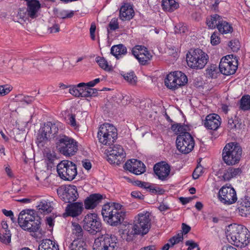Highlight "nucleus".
Masks as SVG:
<instances>
[{"instance_id": "nucleus-51", "label": "nucleus", "mask_w": 250, "mask_h": 250, "mask_svg": "<svg viewBox=\"0 0 250 250\" xmlns=\"http://www.w3.org/2000/svg\"><path fill=\"white\" fill-rule=\"evenodd\" d=\"M108 26L110 28V29L113 31L118 29L119 26L117 19L113 18L110 21Z\"/></svg>"}, {"instance_id": "nucleus-1", "label": "nucleus", "mask_w": 250, "mask_h": 250, "mask_svg": "<svg viewBox=\"0 0 250 250\" xmlns=\"http://www.w3.org/2000/svg\"><path fill=\"white\" fill-rule=\"evenodd\" d=\"M249 230L244 226L233 224L228 227L226 234L229 242L241 248L246 246L249 243Z\"/></svg>"}, {"instance_id": "nucleus-16", "label": "nucleus", "mask_w": 250, "mask_h": 250, "mask_svg": "<svg viewBox=\"0 0 250 250\" xmlns=\"http://www.w3.org/2000/svg\"><path fill=\"white\" fill-rule=\"evenodd\" d=\"M218 198L222 203L227 205L235 203L237 199L235 189L231 187L224 186L219 190Z\"/></svg>"}, {"instance_id": "nucleus-53", "label": "nucleus", "mask_w": 250, "mask_h": 250, "mask_svg": "<svg viewBox=\"0 0 250 250\" xmlns=\"http://www.w3.org/2000/svg\"><path fill=\"white\" fill-rule=\"evenodd\" d=\"M186 246H188V250H192L195 248H197V250H200L197 244L194 242L192 240H188L185 243Z\"/></svg>"}, {"instance_id": "nucleus-29", "label": "nucleus", "mask_w": 250, "mask_h": 250, "mask_svg": "<svg viewBox=\"0 0 250 250\" xmlns=\"http://www.w3.org/2000/svg\"><path fill=\"white\" fill-rule=\"evenodd\" d=\"M110 53L116 58L119 59L122 55H125L127 53V49L123 44L114 45L111 47Z\"/></svg>"}, {"instance_id": "nucleus-28", "label": "nucleus", "mask_w": 250, "mask_h": 250, "mask_svg": "<svg viewBox=\"0 0 250 250\" xmlns=\"http://www.w3.org/2000/svg\"><path fill=\"white\" fill-rule=\"evenodd\" d=\"M37 250H59L58 245L50 239L43 240Z\"/></svg>"}, {"instance_id": "nucleus-15", "label": "nucleus", "mask_w": 250, "mask_h": 250, "mask_svg": "<svg viewBox=\"0 0 250 250\" xmlns=\"http://www.w3.org/2000/svg\"><path fill=\"white\" fill-rule=\"evenodd\" d=\"M57 193L61 199L65 203H72L77 199L79 194L76 186L66 185L57 190Z\"/></svg>"}, {"instance_id": "nucleus-21", "label": "nucleus", "mask_w": 250, "mask_h": 250, "mask_svg": "<svg viewBox=\"0 0 250 250\" xmlns=\"http://www.w3.org/2000/svg\"><path fill=\"white\" fill-rule=\"evenodd\" d=\"M26 12L27 16L32 19L37 18L39 14L41 4L38 0H33L26 3Z\"/></svg>"}, {"instance_id": "nucleus-39", "label": "nucleus", "mask_w": 250, "mask_h": 250, "mask_svg": "<svg viewBox=\"0 0 250 250\" xmlns=\"http://www.w3.org/2000/svg\"><path fill=\"white\" fill-rule=\"evenodd\" d=\"M174 74L178 84V88L185 85L187 83L188 78L184 73L181 71H175Z\"/></svg>"}, {"instance_id": "nucleus-13", "label": "nucleus", "mask_w": 250, "mask_h": 250, "mask_svg": "<svg viewBox=\"0 0 250 250\" xmlns=\"http://www.w3.org/2000/svg\"><path fill=\"white\" fill-rule=\"evenodd\" d=\"M83 227L89 233L95 234L101 231V220L96 213L87 214L83 220Z\"/></svg>"}, {"instance_id": "nucleus-20", "label": "nucleus", "mask_w": 250, "mask_h": 250, "mask_svg": "<svg viewBox=\"0 0 250 250\" xmlns=\"http://www.w3.org/2000/svg\"><path fill=\"white\" fill-rule=\"evenodd\" d=\"M220 117L216 114H210L203 120V124L208 129L216 130L221 123Z\"/></svg>"}, {"instance_id": "nucleus-59", "label": "nucleus", "mask_w": 250, "mask_h": 250, "mask_svg": "<svg viewBox=\"0 0 250 250\" xmlns=\"http://www.w3.org/2000/svg\"><path fill=\"white\" fill-rule=\"evenodd\" d=\"M69 124L73 127L77 126L75 115L71 114L69 115Z\"/></svg>"}, {"instance_id": "nucleus-57", "label": "nucleus", "mask_w": 250, "mask_h": 250, "mask_svg": "<svg viewBox=\"0 0 250 250\" xmlns=\"http://www.w3.org/2000/svg\"><path fill=\"white\" fill-rule=\"evenodd\" d=\"M139 62L142 64L145 65L146 63L148 60L146 57H145V54H143V53H141L138 58L137 59Z\"/></svg>"}, {"instance_id": "nucleus-22", "label": "nucleus", "mask_w": 250, "mask_h": 250, "mask_svg": "<svg viewBox=\"0 0 250 250\" xmlns=\"http://www.w3.org/2000/svg\"><path fill=\"white\" fill-rule=\"evenodd\" d=\"M103 198V195L99 193L91 194L84 200L85 208L87 209L94 208L101 202Z\"/></svg>"}, {"instance_id": "nucleus-37", "label": "nucleus", "mask_w": 250, "mask_h": 250, "mask_svg": "<svg viewBox=\"0 0 250 250\" xmlns=\"http://www.w3.org/2000/svg\"><path fill=\"white\" fill-rule=\"evenodd\" d=\"M217 29L222 34H227L232 32L233 31L231 25L229 22L223 21V19L221 20L219 24L218 25Z\"/></svg>"}, {"instance_id": "nucleus-2", "label": "nucleus", "mask_w": 250, "mask_h": 250, "mask_svg": "<svg viewBox=\"0 0 250 250\" xmlns=\"http://www.w3.org/2000/svg\"><path fill=\"white\" fill-rule=\"evenodd\" d=\"M151 227V219L150 213L147 211H144L140 213L135 218L134 225H128L127 229L124 230V234L127 236H131L135 234L144 236L147 234Z\"/></svg>"}, {"instance_id": "nucleus-8", "label": "nucleus", "mask_w": 250, "mask_h": 250, "mask_svg": "<svg viewBox=\"0 0 250 250\" xmlns=\"http://www.w3.org/2000/svg\"><path fill=\"white\" fill-rule=\"evenodd\" d=\"M125 211H119L109 207V204L104 205L102 210L104 221L108 225L117 227L121 224L125 217Z\"/></svg>"}, {"instance_id": "nucleus-41", "label": "nucleus", "mask_w": 250, "mask_h": 250, "mask_svg": "<svg viewBox=\"0 0 250 250\" xmlns=\"http://www.w3.org/2000/svg\"><path fill=\"white\" fill-rule=\"evenodd\" d=\"M240 108L244 111L250 109V96L245 95L241 98L240 101Z\"/></svg>"}, {"instance_id": "nucleus-56", "label": "nucleus", "mask_w": 250, "mask_h": 250, "mask_svg": "<svg viewBox=\"0 0 250 250\" xmlns=\"http://www.w3.org/2000/svg\"><path fill=\"white\" fill-rule=\"evenodd\" d=\"M207 71L209 76L212 78L217 73V68L216 66L212 65L208 68Z\"/></svg>"}, {"instance_id": "nucleus-43", "label": "nucleus", "mask_w": 250, "mask_h": 250, "mask_svg": "<svg viewBox=\"0 0 250 250\" xmlns=\"http://www.w3.org/2000/svg\"><path fill=\"white\" fill-rule=\"evenodd\" d=\"M82 97L96 96L98 93V90L96 88H91L86 86L82 88Z\"/></svg>"}, {"instance_id": "nucleus-50", "label": "nucleus", "mask_w": 250, "mask_h": 250, "mask_svg": "<svg viewBox=\"0 0 250 250\" xmlns=\"http://www.w3.org/2000/svg\"><path fill=\"white\" fill-rule=\"evenodd\" d=\"M11 90V87L7 85H0V97L7 95Z\"/></svg>"}, {"instance_id": "nucleus-36", "label": "nucleus", "mask_w": 250, "mask_h": 250, "mask_svg": "<svg viewBox=\"0 0 250 250\" xmlns=\"http://www.w3.org/2000/svg\"><path fill=\"white\" fill-rule=\"evenodd\" d=\"M84 83H81L76 85H70L69 92L73 96L76 97H82V88L85 85Z\"/></svg>"}, {"instance_id": "nucleus-3", "label": "nucleus", "mask_w": 250, "mask_h": 250, "mask_svg": "<svg viewBox=\"0 0 250 250\" xmlns=\"http://www.w3.org/2000/svg\"><path fill=\"white\" fill-rule=\"evenodd\" d=\"M18 223L20 227L29 232H36L40 228L41 218L34 214L33 210H23L19 214Z\"/></svg>"}, {"instance_id": "nucleus-48", "label": "nucleus", "mask_w": 250, "mask_h": 250, "mask_svg": "<svg viewBox=\"0 0 250 250\" xmlns=\"http://www.w3.org/2000/svg\"><path fill=\"white\" fill-rule=\"evenodd\" d=\"M57 159L56 153L54 151H49L45 153V160L48 164H53Z\"/></svg>"}, {"instance_id": "nucleus-23", "label": "nucleus", "mask_w": 250, "mask_h": 250, "mask_svg": "<svg viewBox=\"0 0 250 250\" xmlns=\"http://www.w3.org/2000/svg\"><path fill=\"white\" fill-rule=\"evenodd\" d=\"M83 208V204L82 202H75L68 204L66 211L68 215L76 217L82 213Z\"/></svg>"}, {"instance_id": "nucleus-35", "label": "nucleus", "mask_w": 250, "mask_h": 250, "mask_svg": "<svg viewBox=\"0 0 250 250\" xmlns=\"http://www.w3.org/2000/svg\"><path fill=\"white\" fill-rule=\"evenodd\" d=\"M72 235L74 239H83V231L81 226L76 223H72Z\"/></svg>"}, {"instance_id": "nucleus-32", "label": "nucleus", "mask_w": 250, "mask_h": 250, "mask_svg": "<svg viewBox=\"0 0 250 250\" xmlns=\"http://www.w3.org/2000/svg\"><path fill=\"white\" fill-rule=\"evenodd\" d=\"M69 250H87V245L83 239H74L69 245Z\"/></svg>"}, {"instance_id": "nucleus-64", "label": "nucleus", "mask_w": 250, "mask_h": 250, "mask_svg": "<svg viewBox=\"0 0 250 250\" xmlns=\"http://www.w3.org/2000/svg\"><path fill=\"white\" fill-rule=\"evenodd\" d=\"M192 198L191 197H181L179 198L180 202L183 205H186L187 203L192 201Z\"/></svg>"}, {"instance_id": "nucleus-4", "label": "nucleus", "mask_w": 250, "mask_h": 250, "mask_svg": "<svg viewBox=\"0 0 250 250\" xmlns=\"http://www.w3.org/2000/svg\"><path fill=\"white\" fill-rule=\"evenodd\" d=\"M60 122H48L44 124L42 131L37 137V144L39 147L44 146L47 142L51 140L56 139L61 133H59V127L60 126Z\"/></svg>"}, {"instance_id": "nucleus-54", "label": "nucleus", "mask_w": 250, "mask_h": 250, "mask_svg": "<svg viewBox=\"0 0 250 250\" xmlns=\"http://www.w3.org/2000/svg\"><path fill=\"white\" fill-rule=\"evenodd\" d=\"M187 30V27L181 23L175 26V32L176 33L181 34L184 33Z\"/></svg>"}, {"instance_id": "nucleus-34", "label": "nucleus", "mask_w": 250, "mask_h": 250, "mask_svg": "<svg viewBox=\"0 0 250 250\" xmlns=\"http://www.w3.org/2000/svg\"><path fill=\"white\" fill-rule=\"evenodd\" d=\"M222 18L217 14H214L210 16L207 19L206 23L210 28H218V25L219 24Z\"/></svg>"}, {"instance_id": "nucleus-52", "label": "nucleus", "mask_w": 250, "mask_h": 250, "mask_svg": "<svg viewBox=\"0 0 250 250\" xmlns=\"http://www.w3.org/2000/svg\"><path fill=\"white\" fill-rule=\"evenodd\" d=\"M203 167L202 166H197L193 172V178L194 179H198L203 173Z\"/></svg>"}, {"instance_id": "nucleus-9", "label": "nucleus", "mask_w": 250, "mask_h": 250, "mask_svg": "<svg viewBox=\"0 0 250 250\" xmlns=\"http://www.w3.org/2000/svg\"><path fill=\"white\" fill-rule=\"evenodd\" d=\"M117 130L111 124L104 123L99 127L98 138L100 143L104 145H111L117 138Z\"/></svg>"}, {"instance_id": "nucleus-27", "label": "nucleus", "mask_w": 250, "mask_h": 250, "mask_svg": "<svg viewBox=\"0 0 250 250\" xmlns=\"http://www.w3.org/2000/svg\"><path fill=\"white\" fill-rule=\"evenodd\" d=\"M240 215L246 217L250 214V198H246L241 203L240 206L238 207Z\"/></svg>"}, {"instance_id": "nucleus-26", "label": "nucleus", "mask_w": 250, "mask_h": 250, "mask_svg": "<svg viewBox=\"0 0 250 250\" xmlns=\"http://www.w3.org/2000/svg\"><path fill=\"white\" fill-rule=\"evenodd\" d=\"M241 173V168L229 167L224 170L222 175V178L224 181H229L232 178H236L237 176H239Z\"/></svg>"}, {"instance_id": "nucleus-25", "label": "nucleus", "mask_w": 250, "mask_h": 250, "mask_svg": "<svg viewBox=\"0 0 250 250\" xmlns=\"http://www.w3.org/2000/svg\"><path fill=\"white\" fill-rule=\"evenodd\" d=\"M134 16V11L132 6L129 4L122 5L120 10V18L122 21H127Z\"/></svg>"}, {"instance_id": "nucleus-47", "label": "nucleus", "mask_w": 250, "mask_h": 250, "mask_svg": "<svg viewBox=\"0 0 250 250\" xmlns=\"http://www.w3.org/2000/svg\"><path fill=\"white\" fill-rule=\"evenodd\" d=\"M124 79L131 84H134L137 82V77L133 72L127 73L123 75Z\"/></svg>"}, {"instance_id": "nucleus-17", "label": "nucleus", "mask_w": 250, "mask_h": 250, "mask_svg": "<svg viewBox=\"0 0 250 250\" xmlns=\"http://www.w3.org/2000/svg\"><path fill=\"white\" fill-rule=\"evenodd\" d=\"M232 55H227L223 57L220 61L219 68L220 72L225 75H230L235 73L237 65L233 64Z\"/></svg>"}, {"instance_id": "nucleus-40", "label": "nucleus", "mask_w": 250, "mask_h": 250, "mask_svg": "<svg viewBox=\"0 0 250 250\" xmlns=\"http://www.w3.org/2000/svg\"><path fill=\"white\" fill-rule=\"evenodd\" d=\"M171 129L177 134L184 135L186 133H189L188 132V127L181 124H174L171 125Z\"/></svg>"}, {"instance_id": "nucleus-61", "label": "nucleus", "mask_w": 250, "mask_h": 250, "mask_svg": "<svg viewBox=\"0 0 250 250\" xmlns=\"http://www.w3.org/2000/svg\"><path fill=\"white\" fill-rule=\"evenodd\" d=\"M2 213L6 216L10 217L13 222L15 221L13 212L11 210H7L5 209L2 210Z\"/></svg>"}, {"instance_id": "nucleus-38", "label": "nucleus", "mask_w": 250, "mask_h": 250, "mask_svg": "<svg viewBox=\"0 0 250 250\" xmlns=\"http://www.w3.org/2000/svg\"><path fill=\"white\" fill-rule=\"evenodd\" d=\"M26 10L23 9H20L16 16H13V20L15 22H18L22 24L28 19Z\"/></svg>"}, {"instance_id": "nucleus-42", "label": "nucleus", "mask_w": 250, "mask_h": 250, "mask_svg": "<svg viewBox=\"0 0 250 250\" xmlns=\"http://www.w3.org/2000/svg\"><path fill=\"white\" fill-rule=\"evenodd\" d=\"M96 62L102 69L109 71L112 70V67L110 65L107 61L104 58L100 56L97 57L95 59Z\"/></svg>"}, {"instance_id": "nucleus-12", "label": "nucleus", "mask_w": 250, "mask_h": 250, "mask_svg": "<svg viewBox=\"0 0 250 250\" xmlns=\"http://www.w3.org/2000/svg\"><path fill=\"white\" fill-rule=\"evenodd\" d=\"M178 150L183 154H188L193 149L195 141L190 133L178 135L176 140Z\"/></svg>"}, {"instance_id": "nucleus-60", "label": "nucleus", "mask_w": 250, "mask_h": 250, "mask_svg": "<svg viewBox=\"0 0 250 250\" xmlns=\"http://www.w3.org/2000/svg\"><path fill=\"white\" fill-rule=\"evenodd\" d=\"M96 25L94 23H92L90 26V37L91 39L93 41H94L95 40V32L96 31Z\"/></svg>"}, {"instance_id": "nucleus-44", "label": "nucleus", "mask_w": 250, "mask_h": 250, "mask_svg": "<svg viewBox=\"0 0 250 250\" xmlns=\"http://www.w3.org/2000/svg\"><path fill=\"white\" fill-rule=\"evenodd\" d=\"M75 12L74 11H68L62 10L57 11V17L58 18L65 19L66 18H71L74 15Z\"/></svg>"}, {"instance_id": "nucleus-55", "label": "nucleus", "mask_w": 250, "mask_h": 250, "mask_svg": "<svg viewBox=\"0 0 250 250\" xmlns=\"http://www.w3.org/2000/svg\"><path fill=\"white\" fill-rule=\"evenodd\" d=\"M211 43L213 45H217L220 42V38L216 34L214 33L210 37Z\"/></svg>"}, {"instance_id": "nucleus-46", "label": "nucleus", "mask_w": 250, "mask_h": 250, "mask_svg": "<svg viewBox=\"0 0 250 250\" xmlns=\"http://www.w3.org/2000/svg\"><path fill=\"white\" fill-rule=\"evenodd\" d=\"M135 184L137 186L141 188L149 189V191L152 193H156L157 192V190L155 188L152 187L150 184L149 183L137 180L135 181Z\"/></svg>"}, {"instance_id": "nucleus-14", "label": "nucleus", "mask_w": 250, "mask_h": 250, "mask_svg": "<svg viewBox=\"0 0 250 250\" xmlns=\"http://www.w3.org/2000/svg\"><path fill=\"white\" fill-rule=\"evenodd\" d=\"M107 161L111 164L120 165L125 157L123 147L119 145H114L107 150Z\"/></svg>"}, {"instance_id": "nucleus-45", "label": "nucleus", "mask_w": 250, "mask_h": 250, "mask_svg": "<svg viewBox=\"0 0 250 250\" xmlns=\"http://www.w3.org/2000/svg\"><path fill=\"white\" fill-rule=\"evenodd\" d=\"M11 234L9 230L0 231V241L4 244H8L11 242Z\"/></svg>"}, {"instance_id": "nucleus-58", "label": "nucleus", "mask_w": 250, "mask_h": 250, "mask_svg": "<svg viewBox=\"0 0 250 250\" xmlns=\"http://www.w3.org/2000/svg\"><path fill=\"white\" fill-rule=\"evenodd\" d=\"M100 82V79L99 78H97L93 81H91L88 83H85V85L83 86V87H93L96 84L99 83Z\"/></svg>"}, {"instance_id": "nucleus-33", "label": "nucleus", "mask_w": 250, "mask_h": 250, "mask_svg": "<svg viewBox=\"0 0 250 250\" xmlns=\"http://www.w3.org/2000/svg\"><path fill=\"white\" fill-rule=\"evenodd\" d=\"M183 236L182 233H179L174 236L168 240V243L165 244L162 248V250H168L170 247H172L175 244L179 243L183 240Z\"/></svg>"}, {"instance_id": "nucleus-62", "label": "nucleus", "mask_w": 250, "mask_h": 250, "mask_svg": "<svg viewBox=\"0 0 250 250\" xmlns=\"http://www.w3.org/2000/svg\"><path fill=\"white\" fill-rule=\"evenodd\" d=\"M109 207L110 208H113L117 210H118L119 211H124L122 209V206L119 203H113L111 205L109 204Z\"/></svg>"}, {"instance_id": "nucleus-24", "label": "nucleus", "mask_w": 250, "mask_h": 250, "mask_svg": "<svg viewBox=\"0 0 250 250\" xmlns=\"http://www.w3.org/2000/svg\"><path fill=\"white\" fill-rule=\"evenodd\" d=\"M37 208L41 213L48 214L54 209L53 202L48 199H42L37 205Z\"/></svg>"}, {"instance_id": "nucleus-19", "label": "nucleus", "mask_w": 250, "mask_h": 250, "mask_svg": "<svg viewBox=\"0 0 250 250\" xmlns=\"http://www.w3.org/2000/svg\"><path fill=\"white\" fill-rule=\"evenodd\" d=\"M154 172L159 179L164 181L167 179L170 173V166L165 162L162 161L156 164L153 167Z\"/></svg>"}, {"instance_id": "nucleus-31", "label": "nucleus", "mask_w": 250, "mask_h": 250, "mask_svg": "<svg viewBox=\"0 0 250 250\" xmlns=\"http://www.w3.org/2000/svg\"><path fill=\"white\" fill-rule=\"evenodd\" d=\"M165 83L167 87L170 89L175 90L178 88V84L175 77L174 72L167 75L165 80Z\"/></svg>"}, {"instance_id": "nucleus-30", "label": "nucleus", "mask_w": 250, "mask_h": 250, "mask_svg": "<svg viewBox=\"0 0 250 250\" xmlns=\"http://www.w3.org/2000/svg\"><path fill=\"white\" fill-rule=\"evenodd\" d=\"M163 8L168 12H173L179 7V3L176 0H163Z\"/></svg>"}, {"instance_id": "nucleus-11", "label": "nucleus", "mask_w": 250, "mask_h": 250, "mask_svg": "<svg viewBox=\"0 0 250 250\" xmlns=\"http://www.w3.org/2000/svg\"><path fill=\"white\" fill-rule=\"evenodd\" d=\"M57 170L60 177L64 180L72 181L77 174L76 165L68 160H63L58 164Z\"/></svg>"}, {"instance_id": "nucleus-63", "label": "nucleus", "mask_w": 250, "mask_h": 250, "mask_svg": "<svg viewBox=\"0 0 250 250\" xmlns=\"http://www.w3.org/2000/svg\"><path fill=\"white\" fill-rule=\"evenodd\" d=\"M131 195L132 197L138 198L139 199H144V195L139 191H133L131 192Z\"/></svg>"}, {"instance_id": "nucleus-18", "label": "nucleus", "mask_w": 250, "mask_h": 250, "mask_svg": "<svg viewBox=\"0 0 250 250\" xmlns=\"http://www.w3.org/2000/svg\"><path fill=\"white\" fill-rule=\"evenodd\" d=\"M124 168L136 175L141 174L146 171L145 165L137 159L128 160L125 163Z\"/></svg>"}, {"instance_id": "nucleus-7", "label": "nucleus", "mask_w": 250, "mask_h": 250, "mask_svg": "<svg viewBox=\"0 0 250 250\" xmlns=\"http://www.w3.org/2000/svg\"><path fill=\"white\" fill-rule=\"evenodd\" d=\"M56 146L60 152L66 157L74 155L78 149L77 142L64 134L57 137Z\"/></svg>"}, {"instance_id": "nucleus-6", "label": "nucleus", "mask_w": 250, "mask_h": 250, "mask_svg": "<svg viewBox=\"0 0 250 250\" xmlns=\"http://www.w3.org/2000/svg\"><path fill=\"white\" fill-rule=\"evenodd\" d=\"M186 58L188 65L196 70L203 69L208 60V55L199 48L190 49Z\"/></svg>"}, {"instance_id": "nucleus-10", "label": "nucleus", "mask_w": 250, "mask_h": 250, "mask_svg": "<svg viewBox=\"0 0 250 250\" xmlns=\"http://www.w3.org/2000/svg\"><path fill=\"white\" fill-rule=\"evenodd\" d=\"M94 250H117L118 239L114 235L106 234L95 239L93 246Z\"/></svg>"}, {"instance_id": "nucleus-5", "label": "nucleus", "mask_w": 250, "mask_h": 250, "mask_svg": "<svg viewBox=\"0 0 250 250\" xmlns=\"http://www.w3.org/2000/svg\"><path fill=\"white\" fill-rule=\"evenodd\" d=\"M242 150L240 145L235 142L229 143L226 145L222 151V158L228 166L238 164L240 160Z\"/></svg>"}, {"instance_id": "nucleus-49", "label": "nucleus", "mask_w": 250, "mask_h": 250, "mask_svg": "<svg viewBox=\"0 0 250 250\" xmlns=\"http://www.w3.org/2000/svg\"><path fill=\"white\" fill-rule=\"evenodd\" d=\"M228 45L233 52H236L239 49V42L237 40L230 41Z\"/></svg>"}]
</instances>
